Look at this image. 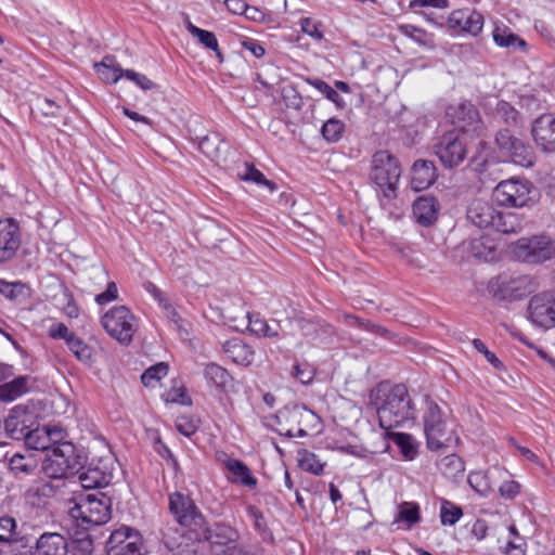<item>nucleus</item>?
<instances>
[{
    "mask_svg": "<svg viewBox=\"0 0 555 555\" xmlns=\"http://www.w3.org/2000/svg\"><path fill=\"white\" fill-rule=\"evenodd\" d=\"M85 489H96L109 483L111 475L98 467L81 468L76 472Z\"/></svg>",
    "mask_w": 555,
    "mask_h": 555,
    "instance_id": "7c9ffc66",
    "label": "nucleus"
},
{
    "mask_svg": "<svg viewBox=\"0 0 555 555\" xmlns=\"http://www.w3.org/2000/svg\"><path fill=\"white\" fill-rule=\"evenodd\" d=\"M519 483L514 480L505 481L500 487V494L506 499H513L519 492Z\"/></svg>",
    "mask_w": 555,
    "mask_h": 555,
    "instance_id": "69168bd1",
    "label": "nucleus"
},
{
    "mask_svg": "<svg viewBox=\"0 0 555 555\" xmlns=\"http://www.w3.org/2000/svg\"><path fill=\"white\" fill-rule=\"evenodd\" d=\"M205 377L218 388H225L232 382L229 372L216 363H209L205 367Z\"/></svg>",
    "mask_w": 555,
    "mask_h": 555,
    "instance_id": "ea45409f",
    "label": "nucleus"
},
{
    "mask_svg": "<svg viewBox=\"0 0 555 555\" xmlns=\"http://www.w3.org/2000/svg\"><path fill=\"white\" fill-rule=\"evenodd\" d=\"M496 210L490 203L482 199H474L467 209V219L480 229H492L495 224Z\"/></svg>",
    "mask_w": 555,
    "mask_h": 555,
    "instance_id": "412c9836",
    "label": "nucleus"
},
{
    "mask_svg": "<svg viewBox=\"0 0 555 555\" xmlns=\"http://www.w3.org/2000/svg\"><path fill=\"white\" fill-rule=\"evenodd\" d=\"M298 465L302 470L314 475H320L324 467L318 456L308 450H301L298 452Z\"/></svg>",
    "mask_w": 555,
    "mask_h": 555,
    "instance_id": "a19ab883",
    "label": "nucleus"
},
{
    "mask_svg": "<svg viewBox=\"0 0 555 555\" xmlns=\"http://www.w3.org/2000/svg\"><path fill=\"white\" fill-rule=\"evenodd\" d=\"M248 318V330L258 335L268 338L276 337L280 333V324H269L264 319L257 315L247 314Z\"/></svg>",
    "mask_w": 555,
    "mask_h": 555,
    "instance_id": "c9c22d12",
    "label": "nucleus"
},
{
    "mask_svg": "<svg viewBox=\"0 0 555 555\" xmlns=\"http://www.w3.org/2000/svg\"><path fill=\"white\" fill-rule=\"evenodd\" d=\"M345 125L341 120L331 118L324 122L321 132L327 142H337L344 132Z\"/></svg>",
    "mask_w": 555,
    "mask_h": 555,
    "instance_id": "de8ad7c7",
    "label": "nucleus"
},
{
    "mask_svg": "<svg viewBox=\"0 0 555 555\" xmlns=\"http://www.w3.org/2000/svg\"><path fill=\"white\" fill-rule=\"evenodd\" d=\"M386 437L393 441L399 448L402 455L406 460H413L417 454V444L413 437L404 433H396L391 430H385Z\"/></svg>",
    "mask_w": 555,
    "mask_h": 555,
    "instance_id": "f704fd0d",
    "label": "nucleus"
},
{
    "mask_svg": "<svg viewBox=\"0 0 555 555\" xmlns=\"http://www.w3.org/2000/svg\"><path fill=\"white\" fill-rule=\"evenodd\" d=\"M197 537L201 540L209 542L211 545L229 546L237 545L240 539L238 531L224 522H215L211 526L205 525L197 531Z\"/></svg>",
    "mask_w": 555,
    "mask_h": 555,
    "instance_id": "f3484780",
    "label": "nucleus"
},
{
    "mask_svg": "<svg viewBox=\"0 0 555 555\" xmlns=\"http://www.w3.org/2000/svg\"><path fill=\"white\" fill-rule=\"evenodd\" d=\"M224 466L232 474V482L242 485L247 488H255L257 479L251 475L248 466L236 459H228Z\"/></svg>",
    "mask_w": 555,
    "mask_h": 555,
    "instance_id": "c85d7f7f",
    "label": "nucleus"
},
{
    "mask_svg": "<svg viewBox=\"0 0 555 555\" xmlns=\"http://www.w3.org/2000/svg\"><path fill=\"white\" fill-rule=\"evenodd\" d=\"M292 375L302 384L310 383L314 377V370L309 364H296Z\"/></svg>",
    "mask_w": 555,
    "mask_h": 555,
    "instance_id": "bf43d9fd",
    "label": "nucleus"
},
{
    "mask_svg": "<svg viewBox=\"0 0 555 555\" xmlns=\"http://www.w3.org/2000/svg\"><path fill=\"white\" fill-rule=\"evenodd\" d=\"M48 468H52L54 477H66L74 473L76 466L75 447L64 441L53 444L48 451Z\"/></svg>",
    "mask_w": 555,
    "mask_h": 555,
    "instance_id": "4468645a",
    "label": "nucleus"
},
{
    "mask_svg": "<svg viewBox=\"0 0 555 555\" xmlns=\"http://www.w3.org/2000/svg\"><path fill=\"white\" fill-rule=\"evenodd\" d=\"M168 373V365L160 362L156 365L149 367L141 376V380L144 386L149 387L153 385V382L160 380Z\"/></svg>",
    "mask_w": 555,
    "mask_h": 555,
    "instance_id": "603ef678",
    "label": "nucleus"
},
{
    "mask_svg": "<svg viewBox=\"0 0 555 555\" xmlns=\"http://www.w3.org/2000/svg\"><path fill=\"white\" fill-rule=\"evenodd\" d=\"M441 469L446 475L456 476L465 470V466L457 455L450 454L441 461Z\"/></svg>",
    "mask_w": 555,
    "mask_h": 555,
    "instance_id": "6e6d98bb",
    "label": "nucleus"
},
{
    "mask_svg": "<svg viewBox=\"0 0 555 555\" xmlns=\"http://www.w3.org/2000/svg\"><path fill=\"white\" fill-rule=\"evenodd\" d=\"M438 205L431 196H421L413 204V215L422 225H429L437 219Z\"/></svg>",
    "mask_w": 555,
    "mask_h": 555,
    "instance_id": "bb28decb",
    "label": "nucleus"
},
{
    "mask_svg": "<svg viewBox=\"0 0 555 555\" xmlns=\"http://www.w3.org/2000/svg\"><path fill=\"white\" fill-rule=\"evenodd\" d=\"M125 77L132 80L142 90H151L156 87V85L145 75L139 74L132 69H126Z\"/></svg>",
    "mask_w": 555,
    "mask_h": 555,
    "instance_id": "13d9d810",
    "label": "nucleus"
},
{
    "mask_svg": "<svg viewBox=\"0 0 555 555\" xmlns=\"http://www.w3.org/2000/svg\"><path fill=\"white\" fill-rule=\"evenodd\" d=\"M529 319L531 322L543 328H551L555 325V294L541 293L530 299L528 306Z\"/></svg>",
    "mask_w": 555,
    "mask_h": 555,
    "instance_id": "f8f14e48",
    "label": "nucleus"
},
{
    "mask_svg": "<svg viewBox=\"0 0 555 555\" xmlns=\"http://www.w3.org/2000/svg\"><path fill=\"white\" fill-rule=\"evenodd\" d=\"M434 152L446 168L457 167L467 154L465 135L456 131L444 133L434 145Z\"/></svg>",
    "mask_w": 555,
    "mask_h": 555,
    "instance_id": "9b49d317",
    "label": "nucleus"
},
{
    "mask_svg": "<svg viewBox=\"0 0 555 555\" xmlns=\"http://www.w3.org/2000/svg\"><path fill=\"white\" fill-rule=\"evenodd\" d=\"M301 30L308 36L321 40L323 33L319 29L320 24L310 17H305L300 21Z\"/></svg>",
    "mask_w": 555,
    "mask_h": 555,
    "instance_id": "052dcab7",
    "label": "nucleus"
},
{
    "mask_svg": "<svg viewBox=\"0 0 555 555\" xmlns=\"http://www.w3.org/2000/svg\"><path fill=\"white\" fill-rule=\"evenodd\" d=\"M237 177L247 182L267 186L271 192L276 190V184L263 176L253 164L244 163L243 169L237 172Z\"/></svg>",
    "mask_w": 555,
    "mask_h": 555,
    "instance_id": "e433bc0d",
    "label": "nucleus"
},
{
    "mask_svg": "<svg viewBox=\"0 0 555 555\" xmlns=\"http://www.w3.org/2000/svg\"><path fill=\"white\" fill-rule=\"evenodd\" d=\"M37 421L38 417L34 409L20 404L11 409L4 420V429L11 439L22 440L27 434L26 431L30 430Z\"/></svg>",
    "mask_w": 555,
    "mask_h": 555,
    "instance_id": "ddd939ff",
    "label": "nucleus"
},
{
    "mask_svg": "<svg viewBox=\"0 0 555 555\" xmlns=\"http://www.w3.org/2000/svg\"><path fill=\"white\" fill-rule=\"evenodd\" d=\"M68 513L77 526L87 531L91 527L102 526L111 519L112 501L105 493L96 491L81 495Z\"/></svg>",
    "mask_w": 555,
    "mask_h": 555,
    "instance_id": "f03ea898",
    "label": "nucleus"
},
{
    "mask_svg": "<svg viewBox=\"0 0 555 555\" xmlns=\"http://www.w3.org/2000/svg\"><path fill=\"white\" fill-rule=\"evenodd\" d=\"M400 176L399 163L388 151H378L373 155L371 179L385 197H396Z\"/></svg>",
    "mask_w": 555,
    "mask_h": 555,
    "instance_id": "39448f33",
    "label": "nucleus"
},
{
    "mask_svg": "<svg viewBox=\"0 0 555 555\" xmlns=\"http://www.w3.org/2000/svg\"><path fill=\"white\" fill-rule=\"evenodd\" d=\"M450 24L453 28L477 36L482 30L483 16L477 11H456L451 14Z\"/></svg>",
    "mask_w": 555,
    "mask_h": 555,
    "instance_id": "5701e85b",
    "label": "nucleus"
},
{
    "mask_svg": "<svg viewBox=\"0 0 555 555\" xmlns=\"http://www.w3.org/2000/svg\"><path fill=\"white\" fill-rule=\"evenodd\" d=\"M242 47L249 51L257 59L264 55V48L254 39H246L242 41Z\"/></svg>",
    "mask_w": 555,
    "mask_h": 555,
    "instance_id": "774afa93",
    "label": "nucleus"
},
{
    "mask_svg": "<svg viewBox=\"0 0 555 555\" xmlns=\"http://www.w3.org/2000/svg\"><path fill=\"white\" fill-rule=\"evenodd\" d=\"M531 135L535 145L544 153H555V114L537 117L531 125Z\"/></svg>",
    "mask_w": 555,
    "mask_h": 555,
    "instance_id": "dca6fc26",
    "label": "nucleus"
},
{
    "mask_svg": "<svg viewBox=\"0 0 555 555\" xmlns=\"http://www.w3.org/2000/svg\"><path fill=\"white\" fill-rule=\"evenodd\" d=\"M437 179L436 167L431 160L417 159L412 166L411 185L415 191L429 188Z\"/></svg>",
    "mask_w": 555,
    "mask_h": 555,
    "instance_id": "b1692460",
    "label": "nucleus"
},
{
    "mask_svg": "<svg viewBox=\"0 0 555 555\" xmlns=\"http://www.w3.org/2000/svg\"><path fill=\"white\" fill-rule=\"evenodd\" d=\"M169 511L182 527L197 532L205 525V517L186 494L173 492L169 495Z\"/></svg>",
    "mask_w": 555,
    "mask_h": 555,
    "instance_id": "9d476101",
    "label": "nucleus"
},
{
    "mask_svg": "<svg viewBox=\"0 0 555 555\" xmlns=\"http://www.w3.org/2000/svg\"><path fill=\"white\" fill-rule=\"evenodd\" d=\"M227 357L236 364L249 365L254 359V351L241 339L234 338L223 345Z\"/></svg>",
    "mask_w": 555,
    "mask_h": 555,
    "instance_id": "cd10ccee",
    "label": "nucleus"
},
{
    "mask_svg": "<svg viewBox=\"0 0 555 555\" xmlns=\"http://www.w3.org/2000/svg\"><path fill=\"white\" fill-rule=\"evenodd\" d=\"M186 28L189 33L198 39V41L207 49L217 50L218 40L214 33L201 29L193 25L191 22H188Z\"/></svg>",
    "mask_w": 555,
    "mask_h": 555,
    "instance_id": "09e8293b",
    "label": "nucleus"
},
{
    "mask_svg": "<svg viewBox=\"0 0 555 555\" xmlns=\"http://www.w3.org/2000/svg\"><path fill=\"white\" fill-rule=\"evenodd\" d=\"M114 56H105L101 63H96L94 65L95 72L99 77L108 83H116L122 76H125V70L114 64Z\"/></svg>",
    "mask_w": 555,
    "mask_h": 555,
    "instance_id": "2f4dec72",
    "label": "nucleus"
},
{
    "mask_svg": "<svg viewBox=\"0 0 555 555\" xmlns=\"http://www.w3.org/2000/svg\"><path fill=\"white\" fill-rule=\"evenodd\" d=\"M29 384L28 376H18L13 380L0 385V400L13 401L23 393L27 392Z\"/></svg>",
    "mask_w": 555,
    "mask_h": 555,
    "instance_id": "72a5a7b5",
    "label": "nucleus"
},
{
    "mask_svg": "<svg viewBox=\"0 0 555 555\" xmlns=\"http://www.w3.org/2000/svg\"><path fill=\"white\" fill-rule=\"evenodd\" d=\"M39 109L44 116L56 117L60 111V106L53 101L44 99L39 103Z\"/></svg>",
    "mask_w": 555,
    "mask_h": 555,
    "instance_id": "338daca9",
    "label": "nucleus"
},
{
    "mask_svg": "<svg viewBox=\"0 0 555 555\" xmlns=\"http://www.w3.org/2000/svg\"><path fill=\"white\" fill-rule=\"evenodd\" d=\"M66 345L79 361L89 362L91 360V348L78 336H70L69 339H67Z\"/></svg>",
    "mask_w": 555,
    "mask_h": 555,
    "instance_id": "49530a36",
    "label": "nucleus"
},
{
    "mask_svg": "<svg viewBox=\"0 0 555 555\" xmlns=\"http://www.w3.org/2000/svg\"><path fill=\"white\" fill-rule=\"evenodd\" d=\"M279 423L284 422L293 427L314 426L319 417L305 405L293 404L287 405L278 414Z\"/></svg>",
    "mask_w": 555,
    "mask_h": 555,
    "instance_id": "4be33fe9",
    "label": "nucleus"
},
{
    "mask_svg": "<svg viewBox=\"0 0 555 555\" xmlns=\"http://www.w3.org/2000/svg\"><path fill=\"white\" fill-rule=\"evenodd\" d=\"M118 297V289H117V285L115 282H109L108 285H107V288L105 292L96 295L95 297V301L99 304V305H105L112 300H115L117 299Z\"/></svg>",
    "mask_w": 555,
    "mask_h": 555,
    "instance_id": "e2e57ef3",
    "label": "nucleus"
},
{
    "mask_svg": "<svg viewBox=\"0 0 555 555\" xmlns=\"http://www.w3.org/2000/svg\"><path fill=\"white\" fill-rule=\"evenodd\" d=\"M306 81L335 103L337 107L343 108L345 106V102L341 96L327 82L318 78H307Z\"/></svg>",
    "mask_w": 555,
    "mask_h": 555,
    "instance_id": "a18cd8bd",
    "label": "nucleus"
},
{
    "mask_svg": "<svg viewBox=\"0 0 555 555\" xmlns=\"http://www.w3.org/2000/svg\"><path fill=\"white\" fill-rule=\"evenodd\" d=\"M395 520L406 522L409 528L417 524L421 520L418 505L412 502L401 503Z\"/></svg>",
    "mask_w": 555,
    "mask_h": 555,
    "instance_id": "79ce46f5",
    "label": "nucleus"
},
{
    "mask_svg": "<svg viewBox=\"0 0 555 555\" xmlns=\"http://www.w3.org/2000/svg\"><path fill=\"white\" fill-rule=\"evenodd\" d=\"M533 185L530 181L511 178L501 181L493 190L492 196L496 204L504 207H525L531 202Z\"/></svg>",
    "mask_w": 555,
    "mask_h": 555,
    "instance_id": "6e6552de",
    "label": "nucleus"
},
{
    "mask_svg": "<svg viewBox=\"0 0 555 555\" xmlns=\"http://www.w3.org/2000/svg\"><path fill=\"white\" fill-rule=\"evenodd\" d=\"M447 114L452 118V122L464 133L472 132L479 135L483 130L480 114L470 102L449 106Z\"/></svg>",
    "mask_w": 555,
    "mask_h": 555,
    "instance_id": "2eb2a0df",
    "label": "nucleus"
},
{
    "mask_svg": "<svg viewBox=\"0 0 555 555\" xmlns=\"http://www.w3.org/2000/svg\"><path fill=\"white\" fill-rule=\"evenodd\" d=\"M282 99L285 105L296 111L301 109L304 101L299 92L293 86H286L281 91Z\"/></svg>",
    "mask_w": 555,
    "mask_h": 555,
    "instance_id": "5fc2aeb1",
    "label": "nucleus"
},
{
    "mask_svg": "<svg viewBox=\"0 0 555 555\" xmlns=\"http://www.w3.org/2000/svg\"><path fill=\"white\" fill-rule=\"evenodd\" d=\"M26 433L22 440H24L29 449L48 452L51 447H53V444H51L52 438L48 431V427H40L38 422Z\"/></svg>",
    "mask_w": 555,
    "mask_h": 555,
    "instance_id": "c756f323",
    "label": "nucleus"
},
{
    "mask_svg": "<svg viewBox=\"0 0 555 555\" xmlns=\"http://www.w3.org/2000/svg\"><path fill=\"white\" fill-rule=\"evenodd\" d=\"M495 145L500 153L514 164L530 167L534 163L532 147L514 135L509 129H501L495 134Z\"/></svg>",
    "mask_w": 555,
    "mask_h": 555,
    "instance_id": "1a4fd4ad",
    "label": "nucleus"
},
{
    "mask_svg": "<svg viewBox=\"0 0 555 555\" xmlns=\"http://www.w3.org/2000/svg\"><path fill=\"white\" fill-rule=\"evenodd\" d=\"M67 539L57 532H44L36 541L34 555H68Z\"/></svg>",
    "mask_w": 555,
    "mask_h": 555,
    "instance_id": "aec40b11",
    "label": "nucleus"
},
{
    "mask_svg": "<svg viewBox=\"0 0 555 555\" xmlns=\"http://www.w3.org/2000/svg\"><path fill=\"white\" fill-rule=\"evenodd\" d=\"M49 333L51 337L64 339L66 343L70 336L75 335V333L70 332L64 323L53 324L50 327Z\"/></svg>",
    "mask_w": 555,
    "mask_h": 555,
    "instance_id": "0e129e2a",
    "label": "nucleus"
},
{
    "mask_svg": "<svg viewBox=\"0 0 555 555\" xmlns=\"http://www.w3.org/2000/svg\"><path fill=\"white\" fill-rule=\"evenodd\" d=\"M463 516V511L460 506L453 504L448 500L441 501L440 506V520L443 526H453Z\"/></svg>",
    "mask_w": 555,
    "mask_h": 555,
    "instance_id": "37998d69",
    "label": "nucleus"
},
{
    "mask_svg": "<svg viewBox=\"0 0 555 555\" xmlns=\"http://www.w3.org/2000/svg\"><path fill=\"white\" fill-rule=\"evenodd\" d=\"M20 246L18 225L11 219L0 220V262L12 259Z\"/></svg>",
    "mask_w": 555,
    "mask_h": 555,
    "instance_id": "a211bd4d",
    "label": "nucleus"
},
{
    "mask_svg": "<svg viewBox=\"0 0 555 555\" xmlns=\"http://www.w3.org/2000/svg\"><path fill=\"white\" fill-rule=\"evenodd\" d=\"M16 527L17 525L13 517H0V543H5L9 545H26V538L18 535Z\"/></svg>",
    "mask_w": 555,
    "mask_h": 555,
    "instance_id": "473e14b6",
    "label": "nucleus"
},
{
    "mask_svg": "<svg viewBox=\"0 0 555 555\" xmlns=\"http://www.w3.org/2000/svg\"><path fill=\"white\" fill-rule=\"evenodd\" d=\"M25 291V287L21 283H10L3 280H0V294L5 296L11 300L17 299L20 295H22Z\"/></svg>",
    "mask_w": 555,
    "mask_h": 555,
    "instance_id": "4d7b16f0",
    "label": "nucleus"
},
{
    "mask_svg": "<svg viewBox=\"0 0 555 555\" xmlns=\"http://www.w3.org/2000/svg\"><path fill=\"white\" fill-rule=\"evenodd\" d=\"M101 324L112 338L122 345H129L137 331L135 317L126 306L109 309L101 318Z\"/></svg>",
    "mask_w": 555,
    "mask_h": 555,
    "instance_id": "0eeeda50",
    "label": "nucleus"
},
{
    "mask_svg": "<svg viewBox=\"0 0 555 555\" xmlns=\"http://www.w3.org/2000/svg\"><path fill=\"white\" fill-rule=\"evenodd\" d=\"M512 254L521 262L540 264L554 258L555 241L547 235L522 237L513 245Z\"/></svg>",
    "mask_w": 555,
    "mask_h": 555,
    "instance_id": "423d86ee",
    "label": "nucleus"
},
{
    "mask_svg": "<svg viewBox=\"0 0 555 555\" xmlns=\"http://www.w3.org/2000/svg\"><path fill=\"white\" fill-rule=\"evenodd\" d=\"M533 279L525 274L502 273L488 283L489 294L499 301L522 299L535 289Z\"/></svg>",
    "mask_w": 555,
    "mask_h": 555,
    "instance_id": "20e7f679",
    "label": "nucleus"
},
{
    "mask_svg": "<svg viewBox=\"0 0 555 555\" xmlns=\"http://www.w3.org/2000/svg\"><path fill=\"white\" fill-rule=\"evenodd\" d=\"M495 114L507 125H516L519 119V113L506 101L496 103Z\"/></svg>",
    "mask_w": 555,
    "mask_h": 555,
    "instance_id": "864d4df0",
    "label": "nucleus"
},
{
    "mask_svg": "<svg viewBox=\"0 0 555 555\" xmlns=\"http://www.w3.org/2000/svg\"><path fill=\"white\" fill-rule=\"evenodd\" d=\"M248 515L254 520V528L260 534L263 541H273L272 532L268 528L267 520L263 514L255 506L250 505L247 507Z\"/></svg>",
    "mask_w": 555,
    "mask_h": 555,
    "instance_id": "c03bdc74",
    "label": "nucleus"
},
{
    "mask_svg": "<svg viewBox=\"0 0 555 555\" xmlns=\"http://www.w3.org/2000/svg\"><path fill=\"white\" fill-rule=\"evenodd\" d=\"M424 431L427 440V447L437 451L443 448H450L459 442L453 429L448 428L443 413L439 405L426 397V410L423 416Z\"/></svg>",
    "mask_w": 555,
    "mask_h": 555,
    "instance_id": "7ed1b4c3",
    "label": "nucleus"
},
{
    "mask_svg": "<svg viewBox=\"0 0 555 555\" xmlns=\"http://www.w3.org/2000/svg\"><path fill=\"white\" fill-rule=\"evenodd\" d=\"M9 467L16 476L29 475L37 468V462L31 455L15 453L9 459Z\"/></svg>",
    "mask_w": 555,
    "mask_h": 555,
    "instance_id": "58836bf2",
    "label": "nucleus"
},
{
    "mask_svg": "<svg viewBox=\"0 0 555 555\" xmlns=\"http://www.w3.org/2000/svg\"><path fill=\"white\" fill-rule=\"evenodd\" d=\"M493 41L509 52H527L528 44L505 25H495L492 31Z\"/></svg>",
    "mask_w": 555,
    "mask_h": 555,
    "instance_id": "a878e982",
    "label": "nucleus"
},
{
    "mask_svg": "<svg viewBox=\"0 0 555 555\" xmlns=\"http://www.w3.org/2000/svg\"><path fill=\"white\" fill-rule=\"evenodd\" d=\"M198 149L203 154L210 158L216 164L225 160V153L228 152V144L221 139L217 132H211L202 137L198 140Z\"/></svg>",
    "mask_w": 555,
    "mask_h": 555,
    "instance_id": "393cba45",
    "label": "nucleus"
},
{
    "mask_svg": "<svg viewBox=\"0 0 555 555\" xmlns=\"http://www.w3.org/2000/svg\"><path fill=\"white\" fill-rule=\"evenodd\" d=\"M369 404L378 417L384 430H391L415 420V408L408 388L403 384H377L369 395Z\"/></svg>",
    "mask_w": 555,
    "mask_h": 555,
    "instance_id": "f257e3e1",
    "label": "nucleus"
},
{
    "mask_svg": "<svg viewBox=\"0 0 555 555\" xmlns=\"http://www.w3.org/2000/svg\"><path fill=\"white\" fill-rule=\"evenodd\" d=\"M77 532L72 541V546L69 552L73 555H90L93 552V541L91 537L86 533L81 537L78 535Z\"/></svg>",
    "mask_w": 555,
    "mask_h": 555,
    "instance_id": "8fccbe9b",
    "label": "nucleus"
},
{
    "mask_svg": "<svg viewBox=\"0 0 555 555\" xmlns=\"http://www.w3.org/2000/svg\"><path fill=\"white\" fill-rule=\"evenodd\" d=\"M137 537L129 533V529H119L111 533L106 543L108 555H141Z\"/></svg>",
    "mask_w": 555,
    "mask_h": 555,
    "instance_id": "6ab92c4d",
    "label": "nucleus"
},
{
    "mask_svg": "<svg viewBox=\"0 0 555 555\" xmlns=\"http://www.w3.org/2000/svg\"><path fill=\"white\" fill-rule=\"evenodd\" d=\"M467 482L481 495H486L491 489L489 478L482 470L472 472L468 475Z\"/></svg>",
    "mask_w": 555,
    "mask_h": 555,
    "instance_id": "3c124183",
    "label": "nucleus"
},
{
    "mask_svg": "<svg viewBox=\"0 0 555 555\" xmlns=\"http://www.w3.org/2000/svg\"><path fill=\"white\" fill-rule=\"evenodd\" d=\"M473 346L475 347V349L477 351H479L480 353H482L485 356V358L487 359V361L489 363H491L495 369H499L502 366V363L501 361L496 358V356L491 352L490 350H488V348L486 347V345L482 343V340L478 339V338H475L473 340Z\"/></svg>",
    "mask_w": 555,
    "mask_h": 555,
    "instance_id": "680f3d73",
    "label": "nucleus"
},
{
    "mask_svg": "<svg viewBox=\"0 0 555 555\" xmlns=\"http://www.w3.org/2000/svg\"><path fill=\"white\" fill-rule=\"evenodd\" d=\"M494 222L492 230L503 234L517 233L521 229L518 217L512 212L503 214L499 211Z\"/></svg>",
    "mask_w": 555,
    "mask_h": 555,
    "instance_id": "4c0bfd02",
    "label": "nucleus"
}]
</instances>
